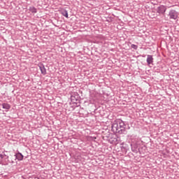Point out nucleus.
Segmentation results:
<instances>
[{
  "label": "nucleus",
  "instance_id": "nucleus-1",
  "mask_svg": "<svg viewBox=\"0 0 179 179\" xmlns=\"http://www.w3.org/2000/svg\"><path fill=\"white\" fill-rule=\"evenodd\" d=\"M125 127H127V125L124 121H122L121 119H117L113 122L111 128L113 132L115 134H124L125 135L127 134V129H125Z\"/></svg>",
  "mask_w": 179,
  "mask_h": 179
},
{
  "label": "nucleus",
  "instance_id": "nucleus-2",
  "mask_svg": "<svg viewBox=\"0 0 179 179\" xmlns=\"http://www.w3.org/2000/svg\"><path fill=\"white\" fill-rule=\"evenodd\" d=\"M169 19L176 20L178 17V13L176 10H171L169 13Z\"/></svg>",
  "mask_w": 179,
  "mask_h": 179
},
{
  "label": "nucleus",
  "instance_id": "nucleus-3",
  "mask_svg": "<svg viewBox=\"0 0 179 179\" xmlns=\"http://www.w3.org/2000/svg\"><path fill=\"white\" fill-rule=\"evenodd\" d=\"M166 10L167 8L164 5H161L157 8V13H159V15H164Z\"/></svg>",
  "mask_w": 179,
  "mask_h": 179
},
{
  "label": "nucleus",
  "instance_id": "nucleus-4",
  "mask_svg": "<svg viewBox=\"0 0 179 179\" xmlns=\"http://www.w3.org/2000/svg\"><path fill=\"white\" fill-rule=\"evenodd\" d=\"M8 160H9V156L6 155L5 154V152H2L1 154H0V161H4L5 164L8 165Z\"/></svg>",
  "mask_w": 179,
  "mask_h": 179
},
{
  "label": "nucleus",
  "instance_id": "nucleus-5",
  "mask_svg": "<svg viewBox=\"0 0 179 179\" xmlns=\"http://www.w3.org/2000/svg\"><path fill=\"white\" fill-rule=\"evenodd\" d=\"M23 155H22V153L18 152L15 155H13V160H16L18 159L19 161L23 160Z\"/></svg>",
  "mask_w": 179,
  "mask_h": 179
},
{
  "label": "nucleus",
  "instance_id": "nucleus-6",
  "mask_svg": "<svg viewBox=\"0 0 179 179\" xmlns=\"http://www.w3.org/2000/svg\"><path fill=\"white\" fill-rule=\"evenodd\" d=\"M38 66L42 75H47V69H45V66H44V64H41L38 65Z\"/></svg>",
  "mask_w": 179,
  "mask_h": 179
},
{
  "label": "nucleus",
  "instance_id": "nucleus-7",
  "mask_svg": "<svg viewBox=\"0 0 179 179\" xmlns=\"http://www.w3.org/2000/svg\"><path fill=\"white\" fill-rule=\"evenodd\" d=\"M147 64L148 65H152L153 64V56L148 55L147 56Z\"/></svg>",
  "mask_w": 179,
  "mask_h": 179
},
{
  "label": "nucleus",
  "instance_id": "nucleus-8",
  "mask_svg": "<svg viewBox=\"0 0 179 179\" xmlns=\"http://www.w3.org/2000/svg\"><path fill=\"white\" fill-rule=\"evenodd\" d=\"M1 106L2 108H3L4 110H7V111L8 110H10V105L9 103H3L1 104Z\"/></svg>",
  "mask_w": 179,
  "mask_h": 179
},
{
  "label": "nucleus",
  "instance_id": "nucleus-9",
  "mask_svg": "<svg viewBox=\"0 0 179 179\" xmlns=\"http://www.w3.org/2000/svg\"><path fill=\"white\" fill-rule=\"evenodd\" d=\"M29 10L31 12V13H37V8H36L34 6L29 7Z\"/></svg>",
  "mask_w": 179,
  "mask_h": 179
},
{
  "label": "nucleus",
  "instance_id": "nucleus-10",
  "mask_svg": "<svg viewBox=\"0 0 179 179\" xmlns=\"http://www.w3.org/2000/svg\"><path fill=\"white\" fill-rule=\"evenodd\" d=\"M62 15L64 16L65 17H68V10H62Z\"/></svg>",
  "mask_w": 179,
  "mask_h": 179
},
{
  "label": "nucleus",
  "instance_id": "nucleus-11",
  "mask_svg": "<svg viewBox=\"0 0 179 179\" xmlns=\"http://www.w3.org/2000/svg\"><path fill=\"white\" fill-rule=\"evenodd\" d=\"M15 159H13V156H11L10 158H8V164L10 163L11 164H13L15 163Z\"/></svg>",
  "mask_w": 179,
  "mask_h": 179
},
{
  "label": "nucleus",
  "instance_id": "nucleus-12",
  "mask_svg": "<svg viewBox=\"0 0 179 179\" xmlns=\"http://www.w3.org/2000/svg\"><path fill=\"white\" fill-rule=\"evenodd\" d=\"M132 152H134V153H138V151L141 152V150L134 148V147L131 148Z\"/></svg>",
  "mask_w": 179,
  "mask_h": 179
},
{
  "label": "nucleus",
  "instance_id": "nucleus-13",
  "mask_svg": "<svg viewBox=\"0 0 179 179\" xmlns=\"http://www.w3.org/2000/svg\"><path fill=\"white\" fill-rule=\"evenodd\" d=\"M131 48H133L134 50H138V45H135V44H132L131 45Z\"/></svg>",
  "mask_w": 179,
  "mask_h": 179
},
{
  "label": "nucleus",
  "instance_id": "nucleus-14",
  "mask_svg": "<svg viewBox=\"0 0 179 179\" xmlns=\"http://www.w3.org/2000/svg\"><path fill=\"white\" fill-rule=\"evenodd\" d=\"M115 142H117V138H115L114 140L111 141V143H115Z\"/></svg>",
  "mask_w": 179,
  "mask_h": 179
},
{
  "label": "nucleus",
  "instance_id": "nucleus-15",
  "mask_svg": "<svg viewBox=\"0 0 179 179\" xmlns=\"http://www.w3.org/2000/svg\"><path fill=\"white\" fill-rule=\"evenodd\" d=\"M130 139H132V136H130Z\"/></svg>",
  "mask_w": 179,
  "mask_h": 179
}]
</instances>
